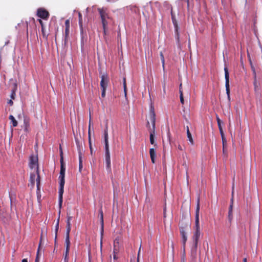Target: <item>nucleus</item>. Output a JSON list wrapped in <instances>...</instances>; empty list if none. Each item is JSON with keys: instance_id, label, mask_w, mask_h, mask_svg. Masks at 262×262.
<instances>
[{"instance_id": "nucleus-1", "label": "nucleus", "mask_w": 262, "mask_h": 262, "mask_svg": "<svg viewBox=\"0 0 262 262\" xmlns=\"http://www.w3.org/2000/svg\"><path fill=\"white\" fill-rule=\"evenodd\" d=\"M149 120L151 123V126L149 125V121H147V127H148L150 133L149 140L150 143L151 144L156 145L155 144L154 136L155 135V128H156V114L155 112L154 107L151 105L150 107Z\"/></svg>"}, {"instance_id": "nucleus-45", "label": "nucleus", "mask_w": 262, "mask_h": 262, "mask_svg": "<svg viewBox=\"0 0 262 262\" xmlns=\"http://www.w3.org/2000/svg\"><path fill=\"white\" fill-rule=\"evenodd\" d=\"M8 103L9 104H10V105H12L13 104V102L12 99L8 101Z\"/></svg>"}, {"instance_id": "nucleus-22", "label": "nucleus", "mask_w": 262, "mask_h": 262, "mask_svg": "<svg viewBox=\"0 0 262 262\" xmlns=\"http://www.w3.org/2000/svg\"><path fill=\"white\" fill-rule=\"evenodd\" d=\"M187 138H188V140L189 142L191 143V144H193V140L191 136V134L189 130H188V133H187Z\"/></svg>"}, {"instance_id": "nucleus-51", "label": "nucleus", "mask_w": 262, "mask_h": 262, "mask_svg": "<svg viewBox=\"0 0 262 262\" xmlns=\"http://www.w3.org/2000/svg\"><path fill=\"white\" fill-rule=\"evenodd\" d=\"M35 262H39V257H38V255H36Z\"/></svg>"}, {"instance_id": "nucleus-63", "label": "nucleus", "mask_w": 262, "mask_h": 262, "mask_svg": "<svg viewBox=\"0 0 262 262\" xmlns=\"http://www.w3.org/2000/svg\"><path fill=\"white\" fill-rule=\"evenodd\" d=\"M180 88L182 89V84H180V85L179 89H180Z\"/></svg>"}, {"instance_id": "nucleus-20", "label": "nucleus", "mask_w": 262, "mask_h": 262, "mask_svg": "<svg viewBox=\"0 0 262 262\" xmlns=\"http://www.w3.org/2000/svg\"><path fill=\"white\" fill-rule=\"evenodd\" d=\"M234 185L233 184L232 185V196L231 199V204L229 207V210L230 212L232 211L233 210V202H234Z\"/></svg>"}, {"instance_id": "nucleus-2", "label": "nucleus", "mask_w": 262, "mask_h": 262, "mask_svg": "<svg viewBox=\"0 0 262 262\" xmlns=\"http://www.w3.org/2000/svg\"><path fill=\"white\" fill-rule=\"evenodd\" d=\"M30 167L32 170L30 177L31 186L33 187L36 183L38 189L40 185L39 171L40 170L43 171V169H40L39 165H31Z\"/></svg>"}, {"instance_id": "nucleus-8", "label": "nucleus", "mask_w": 262, "mask_h": 262, "mask_svg": "<svg viewBox=\"0 0 262 262\" xmlns=\"http://www.w3.org/2000/svg\"><path fill=\"white\" fill-rule=\"evenodd\" d=\"M37 15L38 17L47 20L50 16L49 12L44 8H40L37 10Z\"/></svg>"}, {"instance_id": "nucleus-24", "label": "nucleus", "mask_w": 262, "mask_h": 262, "mask_svg": "<svg viewBox=\"0 0 262 262\" xmlns=\"http://www.w3.org/2000/svg\"><path fill=\"white\" fill-rule=\"evenodd\" d=\"M160 55L161 61H162V67H163V69H164V67H165V60H164V55H163V53L162 52H160Z\"/></svg>"}, {"instance_id": "nucleus-59", "label": "nucleus", "mask_w": 262, "mask_h": 262, "mask_svg": "<svg viewBox=\"0 0 262 262\" xmlns=\"http://www.w3.org/2000/svg\"><path fill=\"white\" fill-rule=\"evenodd\" d=\"M243 262H247V258H244L243 259Z\"/></svg>"}, {"instance_id": "nucleus-37", "label": "nucleus", "mask_w": 262, "mask_h": 262, "mask_svg": "<svg viewBox=\"0 0 262 262\" xmlns=\"http://www.w3.org/2000/svg\"><path fill=\"white\" fill-rule=\"evenodd\" d=\"M180 102H181V103L182 104H184V100L183 96H180Z\"/></svg>"}, {"instance_id": "nucleus-55", "label": "nucleus", "mask_w": 262, "mask_h": 262, "mask_svg": "<svg viewBox=\"0 0 262 262\" xmlns=\"http://www.w3.org/2000/svg\"><path fill=\"white\" fill-rule=\"evenodd\" d=\"M21 262H28V260L26 258H25L22 260Z\"/></svg>"}, {"instance_id": "nucleus-35", "label": "nucleus", "mask_w": 262, "mask_h": 262, "mask_svg": "<svg viewBox=\"0 0 262 262\" xmlns=\"http://www.w3.org/2000/svg\"><path fill=\"white\" fill-rule=\"evenodd\" d=\"M171 16L172 20L176 19V18L175 17V15L172 12V10H171Z\"/></svg>"}, {"instance_id": "nucleus-29", "label": "nucleus", "mask_w": 262, "mask_h": 262, "mask_svg": "<svg viewBox=\"0 0 262 262\" xmlns=\"http://www.w3.org/2000/svg\"><path fill=\"white\" fill-rule=\"evenodd\" d=\"M41 33L43 37L45 38L46 39H47L48 35L46 34L45 32V27H42L41 28Z\"/></svg>"}, {"instance_id": "nucleus-31", "label": "nucleus", "mask_w": 262, "mask_h": 262, "mask_svg": "<svg viewBox=\"0 0 262 262\" xmlns=\"http://www.w3.org/2000/svg\"><path fill=\"white\" fill-rule=\"evenodd\" d=\"M219 130H220V132L221 135L222 136L223 142H224V134L223 130V128H221L219 129Z\"/></svg>"}, {"instance_id": "nucleus-7", "label": "nucleus", "mask_w": 262, "mask_h": 262, "mask_svg": "<svg viewBox=\"0 0 262 262\" xmlns=\"http://www.w3.org/2000/svg\"><path fill=\"white\" fill-rule=\"evenodd\" d=\"M225 78V88L228 99L230 100V84H229V74L227 67L224 68Z\"/></svg>"}, {"instance_id": "nucleus-58", "label": "nucleus", "mask_w": 262, "mask_h": 262, "mask_svg": "<svg viewBox=\"0 0 262 262\" xmlns=\"http://www.w3.org/2000/svg\"><path fill=\"white\" fill-rule=\"evenodd\" d=\"M187 133H188V130H189L188 126H186Z\"/></svg>"}, {"instance_id": "nucleus-33", "label": "nucleus", "mask_w": 262, "mask_h": 262, "mask_svg": "<svg viewBox=\"0 0 262 262\" xmlns=\"http://www.w3.org/2000/svg\"><path fill=\"white\" fill-rule=\"evenodd\" d=\"M17 88V83L16 82L13 83L12 91H16Z\"/></svg>"}, {"instance_id": "nucleus-27", "label": "nucleus", "mask_w": 262, "mask_h": 262, "mask_svg": "<svg viewBox=\"0 0 262 262\" xmlns=\"http://www.w3.org/2000/svg\"><path fill=\"white\" fill-rule=\"evenodd\" d=\"M254 89L255 90H258V84L256 81V75H255V79H254Z\"/></svg>"}, {"instance_id": "nucleus-17", "label": "nucleus", "mask_w": 262, "mask_h": 262, "mask_svg": "<svg viewBox=\"0 0 262 262\" xmlns=\"http://www.w3.org/2000/svg\"><path fill=\"white\" fill-rule=\"evenodd\" d=\"M180 232L182 236L183 245L185 246L186 241H187V237L186 235L185 231L183 227H180Z\"/></svg>"}, {"instance_id": "nucleus-34", "label": "nucleus", "mask_w": 262, "mask_h": 262, "mask_svg": "<svg viewBox=\"0 0 262 262\" xmlns=\"http://www.w3.org/2000/svg\"><path fill=\"white\" fill-rule=\"evenodd\" d=\"M102 92H101V97L102 98H104L105 96V91L106 89H101Z\"/></svg>"}, {"instance_id": "nucleus-50", "label": "nucleus", "mask_w": 262, "mask_h": 262, "mask_svg": "<svg viewBox=\"0 0 262 262\" xmlns=\"http://www.w3.org/2000/svg\"><path fill=\"white\" fill-rule=\"evenodd\" d=\"M82 161L81 159V155H79V164H82Z\"/></svg>"}, {"instance_id": "nucleus-46", "label": "nucleus", "mask_w": 262, "mask_h": 262, "mask_svg": "<svg viewBox=\"0 0 262 262\" xmlns=\"http://www.w3.org/2000/svg\"><path fill=\"white\" fill-rule=\"evenodd\" d=\"M179 93H180V96H183V91H182V90H181V89H179Z\"/></svg>"}, {"instance_id": "nucleus-56", "label": "nucleus", "mask_w": 262, "mask_h": 262, "mask_svg": "<svg viewBox=\"0 0 262 262\" xmlns=\"http://www.w3.org/2000/svg\"><path fill=\"white\" fill-rule=\"evenodd\" d=\"M171 247H172V251H173L174 247H173V244L172 242H171Z\"/></svg>"}, {"instance_id": "nucleus-15", "label": "nucleus", "mask_w": 262, "mask_h": 262, "mask_svg": "<svg viewBox=\"0 0 262 262\" xmlns=\"http://www.w3.org/2000/svg\"><path fill=\"white\" fill-rule=\"evenodd\" d=\"M38 160L37 154H32L29 157V164H38Z\"/></svg>"}, {"instance_id": "nucleus-32", "label": "nucleus", "mask_w": 262, "mask_h": 262, "mask_svg": "<svg viewBox=\"0 0 262 262\" xmlns=\"http://www.w3.org/2000/svg\"><path fill=\"white\" fill-rule=\"evenodd\" d=\"M24 124H25V131H27L28 130V128L29 127V122L26 120L24 121Z\"/></svg>"}, {"instance_id": "nucleus-26", "label": "nucleus", "mask_w": 262, "mask_h": 262, "mask_svg": "<svg viewBox=\"0 0 262 262\" xmlns=\"http://www.w3.org/2000/svg\"><path fill=\"white\" fill-rule=\"evenodd\" d=\"M89 134V145L91 151V152H92V142H91V135H90V132L89 131L88 133Z\"/></svg>"}, {"instance_id": "nucleus-39", "label": "nucleus", "mask_w": 262, "mask_h": 262, "mask_svg": "<svg viewBox=\"0 0 262 262\" xmlns=\"http://www.w3.org/2000/svg\"><path fill=\"white\" fill-rule=\"evenodd\" d=\"M91 125H92V122H91V118H90V120H89V130H90V132H91ZM89 131H88L89 132Z\"/></svg>"}, {"instance_id": "nucleus-38", "label": "nucleus", "mask_w": 262, "mask_h": 262, "mask_svg": "<svg viewBox=\"0 0 262 262\" xmlns=\"http://www.w3.org/2000/svg\"><path fill=\"white\" fill-rule=\"evenodd\" d=\"M38 22L39 23V24H40V25H41V28H42V27H44L43 23V21H42V20L41 19H38Z\"/></svg>"}, {"instance_id": "nucleus-6", "label": "nucleus", "mask_w": 262, "mask_h": 262, "mask_svg": "<svg viewBox=\"0 0 262 262\" xmlns=\"http://www.w3.org/2000/svg\"><path fill=\"white\" fill-rule=\"evenodd\" d=\"M98 11L100 14L104 34H106V27L108 24L107 19H110L107 10L106 8H98Z\"/></svg>"}, {"instance_id": "nucleus-21", "label": "nucleus", "mask_w": 262, "mask_h": 262, "mask_svg": "<svg viewBox=\"0 0 262 262\" xmlns=\"http://www.w3.org/2000/svg\"><path fill=\"white\" fill-rule=\"evenodd\" d=\"M9 120L11 121V122L12 123V125L13 127H16L18 125V122L15 119L13 116L10 115L9 117Z\"/></svg>"}, {"instance_id": "nucleus-57", "label": "nucleus", "mask_w": 262, "mask_h": 262, "mask_svg": "<svg viewBox=\"0 0 262 262\" xmlns=\"http://www.w3.org/2000/svg\"><path fill=\"white\" fill-rule=\"evenodd\" d=\"M139 254H138V256H137V262H139Z\"/></svg>"}, {"instance_id": "nucleus-43", "label": "nucleus", "mask_w": 262, "mask_h": 262, "mask_svg": "<svg viewBox=\"0 0 262 262\" xmlns=\"http://www.w3.org/2000/svg\"><path fill=\"white\" fill-rule=\"evenodd\" d=\"M166 207H165L164 208V218H166Z\"/></svg>"}, {"instance_id": "nucleus-23", "label": "nucleus", "mask_w": 262, "mask_h": 262, "mask_svg": "<svg viewBox=\"0 0 262 262\" xmlns=\"http://www.w3.org/2000/svg\"><path fill=\"white\" fill-rule=\"evenodd\" d=\"M59 217L58 219L57 223V224L56 226V229H55V243L56 242L57 232H58V227H59Z\"/></svg>"}, {"instance_id": "nucleus-54", "label": "nucleus", "mask_w": 262, "mask_h": 262, "mask_svg": "<svg viewBox=\"0 0 262 262\" xmlns=\"http://www.w3.org/2000/svg\"><path fill=\"white\" fill-rule=\"evenodd\" d=\"M141 248V246H140V248H139V249L138 253V254H139V256H140Z\"/></svg>"}, {"instance_id": "nucleus-3", "label": "nucleus", "mask_w": 262, "mask_h": 262, "mask_svg": "<svg viewBox=\"0 0 262 262\" xmlns=\"http://www.w3.org/2000/svg\"><path fill=\"white\" fill-rule=\"evenodd\" d=\"M66 168L64 165H61L60 176L59 179H60V188L59 190V214L60 213V209L62 207L63 193L64 192V175H65Z\"/></svg>"}, {"instance_id": "nucleus-62", "label": "nucleus", "mask_w": 262, "mask_h": 262, "mask_svg": "<svg viewBox=\"0 0 262 262\" xmlns=\"http://www.w3.org/2000/svg\"><path fill=\"white\" fill-rule=\"evenodd\" d=\"M45 232H46V234L47 233V228L45 229Z\"/></svg>"}, {"instance_id": "nucleus-28", "label": "nucleus", "mask_w": 262, "mask_h": 262, "mask_svg": "<svg viewBox=\"0 0 262 262\" xmlns=\"http://www.w3.org/2000/svg\"><path fill=\"white\" fill-rule=\"evenodd\" d=\"M216 120H217L219 128L220 129L221 128H222V125H221L222 122L218 116L216 117Z\"/></svg>"}, {"instance_id": "nucleus-53", "label": "nucleus", "mask_w": 262, "mask_h": 262, "mask_svg": "<svg viewBox=\"0 0 262 262\" xmlns=\"http://www.w3.org/2000/svg\"><path fill=\"white\" fill-rule=\"evenodd\" d=\"M89 262H91L90 252H89Z\"/></svg>"}, {"instance_id": "nucleus-13", "label": "nucleus", "mask_w": 262, "mask_h": 262, "mask_svg": "<svg viewBox=\"0 0 262 262\" xmlns=\"http://www.w3.org/2000/svg\"><path fill=\"white\" fill-rule=\"evenodd\" d=\"M174 28L175 34L178 42H179L180 34L179 32V26L176 19L172 20Z\"/></svg>"}, {"instance_id": "nucleus-4", "label": "nucleus", "mask_w": 262, "mask_h": 262, "mask_svg": "<svg viewBox=\"0 0 262 262\" xmlns=\"http://www.w3.org/2000/svg\"><path fill=\"white\" fill-rule=\"evenodd\" d=\"M199 211H200V198L199 197L197 201V205L195 211V247H197L198 242L200 236V230L199 225Z\"/></svg>"}, {"instance_id": "nucleus-42", "label": "nucleus", "mask_w": 262, "mask_h": 262, "mask_svg": "<svg viewBox=\"0 0 262 262\" xmlns=\"http://www.w3.org/2000/svg\"><path fill=\"white\" fill-rule=\"evenodd\" d=\"M59 150H60V156L63 155V151H62V149L61 145H60V146H59Z\"/></svg>"}, {"instance_id": "nucleus-49", "label": "nucleus", "mask_w": 262, "mask_h": 262, "mask_svg": "<svg viewBox=\"0 0 262 262\" xmlns=\"http://www.w3.org/2000/svg\"><path fill=\"white\" fill-rule=\"evenodd\" d=\"M42 238H43V232L42 231L41 236H40V241L42 242Z\"/></svg>"}, {"instance_id": "nucleus-12", "label": "nucleus", "mask_w": 262, "mask_h": 262, "mask_svg": "<svg viewBox=\"0 0 262 262\" xmlns=\"http://www.w3.org/2000/svg\"><path fill=\"white\" fill-rule=\"evenodd\" d=\"M100 220H101V242H100V249L101 250H102V236L103 234V227H104V223H103V212L102 210H100Z\"/></svg>"}, {"instance_id": "nucleus-16", "label": "nucleus", "mask_w": 262, "mask_h": 262, "mask_svg": "<svg viewBox=\"0 0 262 262\" xmlns=\"http://www.w3.org/2000/svg\"><path fill=\"white\" fill-rule=\"evenodd\" d=\"M71 216H68V220L67 222V233L66 236L68 235V236H70V232L71 230V222L70 221L71 220Z\"/></svg>"}, {"instance_id": "nucleus-19", "label": "nucleus", "mask_w": 262, "mask_h": 262, "mask_svg": "<svg viewBox=\"0 0 262 262\" xmlns=\"http://www.w3.org/2000/svg\"><path fill=\"white\" fill-rule=\"evenodd\" d=\"M149 154L151 162L154 163L155 162V158L156 157V152L154 148H150L149 150Z\"/></svg>"}, {"instance_id": "nucleus-52", "label": "nucleus", "mask_w": 262, "mask_h": 262, "mask_svg": "<svg viewBox=\"0 0 262 262\" xmlns=\"http://www.w3.org/2000/svg\"><path fill=\"white\" fill-rule=\"evenodd\" d=\"M116 255H117V254H114V259H117L118 258Z\"/></svg>"}, {"instance_id": "nucleus-64", "label": "nucleus", "mask_w": 262, "mask_h": 262, "mask_svg": "<svg viewBox=\"0 0 262 262\" xmlns=\"http://www.w3.org/2000/svg\"><path fill=\"white\" fill-rule=\"evenodd\" d=\"M189 225H189V223H188L186 224V226H189Z\"/></svg>"}, {"instance_id": "nucleus-36", "label": "nucleus", "mask_w": 262, "mask_h": 262, "mask_svg": "<svg viewBox=\"0 0 262 262\" xmlns=\"http://www.w3.org/2000/svg\"><path fill=\"white\" fill-rule=\"evenodd\" d=\"M178 149L181 151L183 150L184 149L183 148V146L181 145L180 144H179L177 147Z\"/></svg>"}, {"instance_id": "nucleus-10", "label": "nucleus", "mask_w": 262, "mask_h": 262, "mask_svg": "<svg viewBox=\"0 0 262 262\" xmlns=\"http://www.w3.org/2000/svg\"><path fill=\"white\" fill-rule=\"evenodd\" d=\"M109 80L107 74H103L101 76L100 88L101 89H106Z\"/></svg>"}, {"instance_id": "nucleus-5", "label": "nucleus", "mask_w": 262, "mask_h": 262, "mask_svg": "<svg viewBox=\"0 0 262 262\" xmlns=\"http://www.w3.org/2000/svg\"><path fill=\"white\" fill-rule=\"evenodd\" d=\"M104 140L105 143V160L106 164H111V158L109 151L108 145V124H105V129L104 130Z\"/></svg>"}, {"instance_id": "nucleus-14", "label": "nucleus", "mask_w": 262, "mask_h": 262, "mask_svg": "<svg viewBox=\"0 0 262 262\" xmlns=\"http://www.w3.org/2000/svg\"><path fill=\"white\" fill-rule=\"evenodd\" d=\"M119 250V239L116 238L114 242V254H117Z\"/></svg>"}, {"instance_id": "nucleus-30", "label": "nucleus", "mask_w": 262, "mask_h": 262, "mask_svg": "<svg viewBox=\"0 0 262 262\" xmlns=\"http://www.w3.org/2000/svg\"><path fill=\"white\" fill-rule=\"evenodd\" d=\"M15 93H16V91L11 90L10 97L12 99H15V95H16Z\"/></svg>"}, {"instance_id": "nucleus-47", "label": "nucleus", "mask_w": 262, "mask_h": 262, "mask_svg": "<svg viewBox=\"0 0 262 262\" xmlns=\"http://www.w3.org/2000/svg\"><path fill=\"white\" fill-rule=\"evenodd\" d=\"M82 168V165H79V171L80 172H81Z\"/></svg>"}, {"instance_id": "nucleus-9", "label": "nucleus", "mask_w": 262, "mask_h": 262, "mask_svg": "<svg viewBox=\"0 0 262 262\" xmlns=\"http://www.w3.org/2000/svg\"><path fill=\"white\" fill-rule=\"evenodd\" d=\"M70 21L69 19H67L65 21V32L64 35V44L67 43L69 39Z\"/></svg>"}, {"instance_id": "nucleus-11", "label": "nucleus", "mask_w": 262, "mask_h": 262, "mask_svg": "<svg viewBox=\"0 0 262 262\" xmlns=\"http://www.w3.org/2000/svg\"><path fill=\"white\" fill-rule=\"evenodd\" d=\"M66 249L64 255V262H68V255L70 250V236H68V235L66 236Z\"/></svg>"}, {"instance_id": "nucleus-41", "label": "nucleus", "mask_w": 262, "mask_h": 262, "mask_svg": "<svg viewBox=\"0 0 262 262\" xmlns=\"http://www.w3.org/2000/svg\"><path fill=\"white\" fill-rule=\"evenodd\" d=\"M40 249H41V246H38V248L37 254H36V255H38V257H39V252H40Z\"/></svg>"}, {"instance_id": "nucleus-61", "label": "nucleus", "mask_w": 262, "mask_h": 262, "mask_svg": "<svg viewBox=\"0 0 262 262\" xmlns=\"http://www.w3.org/2000/svg\"><path fill=\"white\" fill-rule=\"evenodd\" d=\"M41 243H42V242L40 241L39 242V246H41Z\"/></svg>"}, {"instance_id": "nucleus-44", "label": "nucleus", "mask_w": 262, "mask_h": 262, "mask_svg": "<svg viewBox=\"0 0 262 262\" xmlns=\"http://www.w3.org/2000/svg\"><path fill=\"white\" fill-rule=\"evenodd\" d=\"M60 164H63V155L60 156Z\"/></svg>"}, {"instance_id": "nucleus-48", "label": "nucleus", "mask_w": 262, "mask_h": 262, "mask_svg": "<svg viewBox=\"0 0 262 262\" xmlns=\"http://www.w3.org/2000/svg\"><path fill=\"white\" fill-rule=\"evenodd\" d=\"M232 211L230 212V210H229V212H228L229 217H230L231 216H232Z\"/></svg>"}, {"instance_id": "nucleus-18", "label": "nucleus", "mask_w": 262, "mask_h": 262, "mask_svg": "<svg viewBox=\"0 0 262 262\" xmlns=\"http://www.w3.org/2000/svg\"><path fill=\"white\" fill-rule=\"evenodd\" d=\"M78 23L80 29L81 33L82 34L83 32L82 26V16L80 12H78Z\"/></svg>"}, {"instance_id": "nucleus-60", "label": "nucleus", "mask_w": 262, "mask_h": 262, "mask_svg": "<svg viewBox=\"0 0 262 262\" xmlns=\"http://www.w3.org/2000/svg\"><path fill=\"white\" fill-rule=\"evenodd\" d=\"M107 169H108L110 168V165H107Z\"/></svg>"}, {"instance_id": "nucleus-25", "label": "nucleus", "mask_w": 262, "mask_h": 262, "mask_svg": "<svg viewBox=\"0 0 262 262\" xmlns=\"http://www.w3.org/2000/svg\"><path fill=\"white\" fill-rule=\"evenodd\" d=\"M123 89H124V94H125V96H126L127 88H126L125 78H123Z\"/></svg>"}, {"instance_id": "nucleus-40", "label": "nucleus", "mask_w": 262, "mask_h": 262, "mask_svg": "<svg viewBox=\"0 0 262 262\" xmlns=\"http://www.w3.org/2000/svg\"><path fill=\"white\" fill-rule=\"evenodd\" d=\"M168 216L169 218L171 219L172 216V211L170 210L168 212Z\"/></svg>"}]
</instances>
